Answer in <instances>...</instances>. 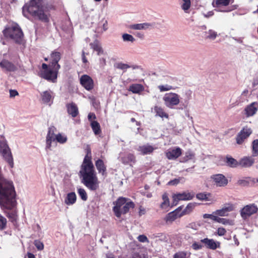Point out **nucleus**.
<instances>
[{
  "mask_svg": "<svg viewBox=\"0 0 258 258\" xmlns=\"http://www.w3.org/2000/svg\"><path fill=\"white\" fill-rule=\"evenodd\" d=\"M134 207V204L132 202H126L121 208V214L126 213L130 209Z\"/></svg>",
  "mask_w": 258,
  "mask_h": 258,
  "instance_id": "58836bf2",
  "label": "nucleus"
},
{
  "mask_svg": "<svg viewBox=\"0 0 258 258\" xmlns=\"http://www.w3.org/2000/svg\"><path fill=\"white\" fill-rule=\"evenodd\" d=\"M68 113L73 117H76L78 113V108L77 105L74 102L68 103L66 105Z\"/></svg>",
  "mask_w": 258,
  "mask_h": 258,
  "instance_id": "393cba45",
  "label": "nucleus"
},
{
  "mask_svg": "<svg viewBox=\"0 0 258 258\" xmlns=\"http://www.w3.org/2000/svg\"><path fill=\"white\" fill-rule=\"evenodd\" d=\"M55 140L58 143L63 144L67 142L68 138L66 135L59 133L55 135Z\"/></svg>",
  "mask_w": 258,
  "mask_h": 258,
  "instance_id": "ea45409f",
  "label": "nucleus"
},
{
  "mask_svg": "<svg viewBox=\"0 0 258 258\" xmlns=\"http://www.w3.org/2000/svg\"><path fill=\"white\" fill-rule=\"evenodd\" d=\"M201 241L205 244L207 248L213 250L219 247L220 245L219 242L215 241L213 239H208L207 238L202 239Z\"/></svg>",
  "mask_w": 258,
  "mask_h": 258,
  "instance_id": "4be33fe9",
  "label": "nucleus"
},
{
  "mask_svg": "<svg viewBox=\"0 0 258 258\" xmlns=\"http://www.w3.org/2000/svg\"><path fill=\"white\" fill-rule=\"evenodd\" d=\"M115 67L117 69H120V70H123V71H125L127 69L131 68H132L134 70L138 69V68H139L138 66H135V65L130 66V65H128L127 64L123 63H122V62L116 63L115 64Z\"/></svg>",
  "mask_w": 258,
  "mask_h": 258,
  "instance_id": "72a5a7b5",
  "label": "nucleus"
},
{
  "mask_svg": "<svg viewBox=\"0 0 258 258\" xmlns=\"http://www.w3.org/2000/svg\"><path fill=\"white\" fill-rule=\"evenodd\" d=\"M88 118L89 120V121H91V122L92 121H92V119H96V115H95V114L94 113H90L88 114Z\"/></svg>",
  "mask_w": 258,
  "mask_h": 258,
  "instance_id": "338daca9",
  "label": "nucleus"
},
{
  "mask_svg": "<svg viewBox=\"0 0 258 258\" xmlns=\"http://www.w3.org/2000/svg\"><path fill=\"white\" fill-rule=\"evenodd\" d=\"M48 10L46 3L44 0H31L23 7V14L26 18L29 15L37 17L44 21L48 20L46 12Z\"/></svg>",
  "mask_w": 258,
  "mask_h": 258,
  "instance_id": "f03ea898",
  "label": "nucleus"
},
{
  "mask_svg": "<svg viewBox=\"0 0 258 258\" xmlns=\"http://www.w3.org/2000/svg\"><path fill=\"white\" fill-rule=\"evenodd\" d=\"M91 48L97 52L98 55H100L103 53V50L98 41H95L90 43Z\"/></svg>",
  "mask_w": 258,
  "mask_h": 258,
  "instance_id": "f704fd0d",
  "label": "nucleus"
},
{
  "mask_svg": "<svg viewBox=\"0 0 258 258\" xmlns=\"http://www.w3.org/2000/svg\"><path fill=\"white\" fill-rule=\"evenodd\" d=\"M164 105L168 108L174 109L180 102V95L177 93L170 92L166 93L163 97Z\"/></svg>",
  "mask_w": 258,
  "mask_h": 258,
  "instance_id": "39448f33",
  "label": "nucleus"
},
{
  "mask_svg": "<svg viewBox=\"0 0 258 258\" xmlns=\"http://www.w3.org/2000/svg\"><path fill=\"white\" fill-rule=\"evenodd\" d=\"M209 196L210 194H206L205 193H199L197 195L196 197L198 199L200 200L208 201V197Z\"/></svg>",
  "mask_w": 258,
  "mask_h": 258,
  "instance_id": "603ef678",
  "label": "nucleus"
},
{
  "mask_svg": "<svg viewBox=\"0 0 258 258\" xmlns=\"http://www.w3.org/2000/svg\"><path fill=\"white\" fill-rule=\"evenodd\" d=\"M226 165L230 167H236L239 165V162L230 156H227L225 159Z\"/></svg>",
  "mask_w": 258,
  "mask_h": 258,
  "instance_id": "473e14b6",
  "label": "nucleus"
},
{
  "mask_svg": "<svg viewBox=\"0 0 258 258\" xmlns=\"http://www.w3.org/2000/svg\"><path fill=\"white\" fill-rule=\"evenodd\" d=\"M0 153L11 168L14 167V161L8 142L3 135L0 136Z\"/></svg>",
  "mask_w": 258,
  "mask_h": 258,
  "instance_id": "7ed1b4c3",
  "label": "nucleus"
},
{
  "mask_svg": "<svg viewBox=\"0 0 258 258\" xmlns=\"http://www.w3.org/2000/svg\"><path fill=\"white\" fill-rule=\"evenodd\" d=\"M82 59L83 63H86L87 62H88L87 59L85 56V52L84 50H83L82 52Z\"/></svg>",
  "mask_w": 258,
  "mask_h": 258,
  "instance_id": "774afa93",
  "label": "nucleus"
},
{
  "mask_svg": "<svg viewBox=\"0 0 258 258\" xmlns=\"http://www.w3.org/2000/svg\"><path fill=\"white\" fill-rule=\"evenodd\" d=\"M195 208V204L192 203L188 204L184 210L181 211V213H184V215L189 213Z\"/></svg>",
  "mask_w": 258,
  "mask_h": 258,
  "instance_id": "de8ad7c7",
  "label": "nucleus"
},
{
  "mask_svg": "<svg viewBox=\"0 0 258 258\" xmlns=\"http://www.w3.org/2000/svg\"><path fill=\"white\" fill-rule=\"evenodd\" d=\"M233 210V205L230 204H228L223 207L222 209L217 210L214 212V214L216 215L217 216H227L228 215V213L232 211Z\"/></svg>",
  "mask_w": 258,
  "mask_h": 258,
  "instance_id": "a211bd4d",
  "label": "nucleus"
},
{
  "mask_svg": "<svg viewBox=\"0 0 258 258\" xmlns=\"http://www.w3.org/2000/svg\"><path fill=\"white\" fill-rule=\"evenodd\" d=\"M40 96L43 103L50 105L53 103L54 93L50 90L43 91L40 93Z\"/></svg>",
  "mask_w": 258,
  "mask_h": 258,
  "instance_id": "ddd939ff",
  "label": "nucleus"
},
{
  "mask_svg": "<svg viewBox=\"0 0 258 258\" xmlns=\"http://www.w3.org/2000/svg\"><path fill=\"white\" fill-rule=\"evenodd\" d=\"M162 200L163 202L160 205V208L162 209L166 210L169 206V200L167 194L164 193L162 195Z\"/></svg>",
  "mask_w": 258,
  "mask_h": 258,
  "instance_id": "c9c22d12",
  "label": "nucleus"
},
{
  "mask_svg": "<svg viewBox=\"0 0 258 258\" xmlns=\"http://www.w3.org/2000/svg\"><path fill=\"white\" fill-rule=\"evenodd\" d=\"M226 231L225 229L222 227H219L217 229V234L219 236H223L225 234Z\"/></svg>",
  "mask_w": 258,
  "mask_h": 258,
  "instance_id": "e2e57ef3",
  "label": "nucleus"
},
{
  "mask_svg": "<svg viewBox=\"0 0 258 258\" xmlns=\"http://www.w3.org/2000/svg\"><path fill=\"white\" fill-rule=\"evenodd\" d=\"M126 202V199L123 197H120L116 202L113 203V204L115 205V206L113 208V211L117 217H120L121 215V208Z\"/></svg>",
  "mask_w": 258,
  "mask_h": 258,
  "instance_id": "9b49d317",
  "label": "nucleus"
},
{
  "mask_svg": "<svg viewBox=\"0 0 258 258\" xmlns=\"http://www.w3.org/2000/svg\"><path fill=\"white\" fill-rule=\"evenodd\" d=\"M191 247L195 250H198L202 248V245L199 242H194L192 243Z\"/></svg>",
  "mask_w": 258,
  "mask_h": 258,
  "instance_id": "680f3d73",
  "label": "nucleus"
},
{
  "mask_svg": "<svg viewBox=\"0 0 258 258\" xmlns=\"http://www.w3.org/2000/svg\"><path fill=\"white\" fill-rule=\"evenodd\" d=\"M76 194L74 192H71L67 195L64 199V203L68 206L73 205L76 203Z\"/></svg>",
  "mask_w": 258,
  "mask_h": 258,
  "instance_id": "a878e982",
  "label": "nucleus"
},
{
  "mask_svg": "<svg viewBox=\"0 0 258 258\" xmlns=\"http://www.w3.org/2000/svg\"><path fill=\"white\" fill-rule=\"evenodd\" d=\"M138 239L140 242H149L147 236H146L144 235H139L138 237Z\"/></svg>",
  "mask_w": 258,
  "mask_h": 258,
  "instance_id": "052dcab7",
  "label": "nucleus"
},
{
  "mask_svg": "<svg viewBox=\"0 0 258 258\" xmlns=\"http://www.w3.org/2000/svg\"><path fill=\"white\" fill-rule=\"evenodd\" d=\"M158 89L161 92L168 91L172 89H174L173 87L169 85H159Z\"/></svg>",
  "mask_w": 258,
  "mask_h": 258,
  "instance_id": "8fccbe9b",
  "label": "nucleus"
},
{
  "mask_svg": "<svg viewBox=\"0 0 258 258\" xmlns=\"http://www.w3.org/2000/svg\"><path fill=\"white\" fill-rule=\"evenodd\" d=\"M215 222H217L219 223H221L223 225H233V221L230 220L229 219H226V218H220L217 216L216 217Z\"/></svg>",
  "mask_w": 258,
  "mask_h": 258,
  "instance_id": "a19ab883",
  "label": "nucleus"
},
{
  "mask_svg": "<svg viewBox=\"0 0 258 258\" xmlns=\"http://www.w3.org/2000/svg\"><path fill=\"white\" fill-rule=\"evenodd\" d=\"M154 148L149 145L139 146L138 151L140 152L143 155L151 153L154 150Z\"/></svg>",
  "mask_w": 258,
  "mask_h": 258,
  "instance_id": "cd10ccee",
  "label": "nucleus"
},
{
  "mask_svg": "<svg viewBox=\"0 0 258 258\" xmlns=\"http://www.w3.org/2000/svg\"><path fill=\"white\" fill-rule=\"evenodd\" d=\"M186 94L187 95V97L184 99V102L182 103L181 107L179 108V109H186L188 105V101L190 99L191 97V92L189 91L188 92L186 93Z\"/></svg>",
  "mask_w": 258,
  "mask_h": 258,
  "instance_id": "79ce46f5",
  "label": "nucleus"
},
{
  "mask_svg": "<svg viewBox=\"0 0 258 258\" xmlns=\"http://www.w3.org/2000/svg\"><path fill=\"white\" fill-rule=\"evenodd\" d=\"M61 54L59 52L54 50L51 52L49 57L50 64L49 66L52 68H55L59 70L60 68V65L58 63L60 59Z\"/></svg>",
  "mask_w": 258,
  "mask_h": 258,
  "instance_id": "9d476101",
  "label": "nucleus"
},
{
  "mask_svg": "<svg viewBox=\"0 0 258 258\" xmlns=\"http://www.w3.org/2000/svg\"><path fill=\"white\" fill-rule=\"evenodd\" d=\"M106 64V59L103 57L99 58V65L101 67H104Z\"/></svg>",
  "mask_w": 258,
  "mask_h": 258,
  "instance_id": "0e129e2a",
  "label": "nucleus"
},
{
  "mask_svg": "<svg viewBox=\"0 0 258 258\" xmlns=\"http://www.w3.org/2000/svg\"><path fill=\"white\" fill-rule=\"evenodd\" d=\"M183 3L181 4V7L185 13H188V11L190 7L191 2L190 0H182Z\"/></svg>",
  "mask_w": 258,
  "mask_h": 258,
  "instance_id": "37998d69",
  "label": "nucleus"
},
{
  "mask_svg": "<svg viewBox=\"0 0 258 258\" xmlns=\"http://www.w3.org/2000/svg\"><path fill=\"white\" fill-rule=\"evenodd\" d=\"M258 109V103L254 102L247 106L244 109L245 114L247 117L254 115Z\"/></svg>",
  "mask_w": 258,
  "mask_h": 258,
  "instance_id": "412c9836",
  "label": "nucleus"
},
{
  "mask_svg": "<svg viewBox=\"0 0 258 258\" xmlns=\"http://www.w3.org/2000/svg\"><path fill=\"white\" fill-rule=\"evenodd\" d=\"M155 111L156 113V115H158L161 118L165 117L166 118H168V114L166 113L164 109L161 107L155 106L154 108Z\"/></svg>",
  "mask_w": 258,
  "mask_h": 258,
  "instance_id": "e433bc0d",
  "label": "nucleus"
},
{
  "mask_svg": "<svg viewBox=\"0 0 258 258\" xmlns=\"http://www.w3.org/2000/svg\"><path fill=\"white\" fill-rule=\"evenodd\" d=\"M7 220L5 217L0 214V230H3L6 228Z\"/></svg>",
  "mask_w": 258,
  "mask_h": 258,
  "instance_id": "49530a36",
  "label": "nucleus"
},
{
  "mask_svg": "<svg viewBox=\"0 0 258 258\" xmlns=\"http://www.w3.org/2000/svg\"><path fill=\"white\" fill-rule=\"evenodd\" d=\"M233 2L234 0H214L212 2V5L218 11H221L220 8L226 7Z\"/></svg>",
  "mask_w": 258,
  "mask_h": 258,
  "instance_id": "b1692460",
  "label": "nucleus"
},
{
  "mask_svg": "<svg viewBox=\"0 0 258 258\" xmlns=\"http://www.w3.org/2000/svg\"><path fill=\"white\" fill-rule=\"evenodd\" d=\"M122 38L123 42H134L135 41V38L131 34L127 33H123L122 35Z\"/></svg>",
  "mask_w": 258,
  "mask_h": 258,
  "instance_id": "c03bdc74",
  "label": "nucleus"
},
{
  "mask_svg": "<svg viewBox=\"0 0 258 258\" xmlns=\"http://www.w3.org/2000/svg\"><path fill=\"white\" fill-rule=\"evenodd\" d=\"M78 193L81 199L84 201H87L88 199L87 194L85 191V190L82 188H79L78 189Z\"/></svg>",
  "mask_w": 258,
  "mask_h": 258,
  "instance_id": "a18cd8bd",
  "label": "nucleus"
},
{
  "mask_svg": "<svg viewBox=\"0 0 258 258\" xmlns=\"http://www.w3.org/2000/svg\"><path fill=\"white\" fill-rule=\"evenodd\" d=\"M254 163V159L252 157H244L239 161V165L243 167L251 166Z\"/></svg>",
  "mask_w": 258,
  "mask_h": 258,
  "instance_id": "bb28decb",
  "label": "nucleus"
},
{
  "mask_svg": "<svg viewBox=\"0 0 258 258\" xmlns=\"http://www.w3.org/2000/svg\"><path fill=\"white\" fill-rule=\"evenodd\" d=\"M34 244L38 250H42L44 248L43 243L38 240H35Z\"/></svg>",
  "mask_w": 258,
  "mask_h": 258,
  "instance_id": "5fc2aeb1",
  "label": "nucleus"
},
{
  "mask_svg": "<svg viewBox=\"0 0 258 258\" xmlns=\"http://www.w3.org/2000/svg\"><path fill=\"white\" fill-rule=\"evenodd\" d=\"M144 89L143 86L141 84H135L130 86L129 90L133 93H140Z\"/></svg>",
  "mask_w": 258,
  "mask_h": 258,
  "instance_id": "7c9ffc66",
  "label": "nucleus"
},
{
  "mask_svg": "<svg viewBox=\"0 0 258 258\" xmlns=\"http://www.w3.org/2000/svg\"><path fill=\"white\" fill-rule=\"evenodd\" d=\"M180 180H183V178H175L173 180H170L168 182V184L170 185H175L179 183ZM183 182L184 181H182Z\"/></svg>",
  "mask_w": 258,
  "mask_h": 258,
  "instance_id": "4d7b16f0",
  "label": "nucleus"
},
{
  "mask_svg": "<svg viewBox=\"0 0 258 258\" xmlns=\"http://www.w3.org/2000/svg\"><path fill=\"white\" fill-rule=\"evenodd\" d=\"M184 216V213H181V210L179 208L169 213L165 218V221L166 222H172L178 218H180Z\"/></svg>",
  "mask_w": 258,
  "mask_h": 258,
  "instance_id": "2eb2a0df",
  "label": "nucleus"
},
{
  "mask_svg": "<svg viewBox=\"0 0 258 258\" xmlns=\"http://www.w3.org/2000/svg\"><path fill=\"white\" fill-rule=\"evenodd\" d=\"M3 33L6 37L10 38L16 43H20L22 40L23 32L17 24H14L11 27L6 28Z\"/></svg>",
  "mask_w": 258,
  "mask_h": 258,
  "instance_id": "20e7f679",
  "label": "nucleus"
},
{
  "mask_svg": "<svg viewBox=\"0 0 258 258\" xmlns=\"http://www.w3.org/2000/svg\"><path fill=\"white\" fill-rule=\"evenodd\" d=\"M154 24L150 23H144L130 25L128 28L133 30H150L153 28Z\"/></svg>",
  "mask_w": 258,
  "mask_h": 258,
  "instance_id": "aec40b11",
  "label": "nucleus"
},
{
  "mask_svg": "<svg viewBox=\"0 0 258 258\" xmlns=\"http://www.w3.org/2000/svg\"><path fill=\"white\" fill-rule=\"evenodd\" d=\"M81 85L87 91H90L94 88V81L91 77L83 75L80 78Z\"/></svg>",
  "mask_w": 258,
  "mask_h": 258,
  "instance_id": "1a4fd4ad",
  "label": "nucleus"
},
{
  "mask_svg": "<svg viewBox=\"0 0 258 258\" xmlns=\"http://www.w3.org/2000/svg\"><path fill=\"white\" fill-rule=\"evenodd\" d=\"M58 70L52 68L49 70H43L41 72L40 76L48 81L55 83L56 81Z\"/></svg>",
  "mask_w": 258,
  "mask_h": 258,
  "instance_id": "0eeeda50",
  "label": "nucleus"
},
{
  "mask_svg": "<svg viewBox=\"0 0 258 258\" xmlns=\"http://www.w3.org/2000/svg\"><path fill=\"white\" fill-rule=\"evenodd\" d=\"M91 126L95 135H99L101 133L100 126L99 123L96 121H93L91 122Z\"/></svg>",
  "mask_w": 258,
  "mask_h": 258,
  "instance_id": "4c0bfd02",
  "label": "nucleus"
},
{
  "mask_svg": "<svg viewBox=\"0 0 258 258\" xmlns=\"http://www.w3.org/2000/svg\"><path fill=\"white\" fill-rule=\"evenodd\" d=\"M181 153V149L179 147H175L168 149L166 152V156L169 160H174L179 157Z\"/></svg>",
  "mask_w": 258,
  "mask_h": 258,
  "instance_id": "f3484780",
  "label": "nucleus"
},
{
  "mask_svg": "<svg viewBox=\"0 0 258 258\" xmlns=\"http://www.w3.org/2000/svg\"><path fill=\"white\" fill-rule=\"evenodd\" d=\"M80 173L82 177V182L90 190H96L99 188V182L91 162V157L86 156Z\"/></svg>",
  "mask_w": 258,
  "mask_h": 258,
  "instance_id": "f257e3e1",
  "label": "nucleus"
},
{
  "mask_svg": "<svg viewBox=\"0 0 258 258\" xmlns=\"http://www.w3.org/2000/svg\"><path fill=\"white\" fill-rule=\"evenodd\" d=\"M107 25V21L103 19L99 23L98 27L96 29V32L98 33H102L108 29Z\"/></svg>",
  "mask_w": 258,
  "mask_h": 258,
  "instance_id": "c756f323",
  "label": "nucleus"
},
{
  "mask_svg": "<svg viewBox=\"0 0 258 258\" xmlns=\"http://www.w3.org/2000/svg\"><path fill=\"white\" fill-rule=\"evenodd\" d=\"M55 128L54 126H50L48 128V133L46 138V149H50L51 147V143L55 140L54 135Z\"/></svg>",
  "mask_w": 258,
  "mask_h": 258,
  "instance_id": "dca6fc26",
  "label": "nucleus"
},
{
  "mask_svg": "<svg viewBox=\"0 0 258 258\" xmlns=\"http://www.w3.org/2000/svg\"><path fill=\"white\" fill-rule=\"evenodd\" d=\"M186 255L184 251H178L174 254L173 258H186Z\"/></svg>",
  "mask_w": 258,
  "mask_h": 258,
  "instance_id": "6e6d98bb",
  "label": "nucleus"
},
{
  "mask_svg": "<svg viewBox=\"0 0 258 258\" xmlns=\"http://www.w3.org/2000/svg\"><path fill=\"white\" fill-rule=\"evenodd\" d=\"M216 217H217L216 215H215L214 214V212L212 214H205L203 215V218L204 219L209 218L214 221H215Z\"/></svg>",
  "mask_w": 258,
  "mask_h": 258,
  "instance_id": "bf43d9fd",
  "label": "nucleus"
},
{
  "mask_svg": "<svg viewBox=\"0 0 258 258\" xmlns=\"http://www.w3.org/2000/svg\"><path fill=\"white\" fill-rule=\"evenodd\" d=\"M252 149L255 156L258 155V140H254L252 142Z\"/></svg>",
  "mask_w": 258,
  "mask_h": 258,
  "instance_id": "864d4df0",
  "label": "nucleus"
},
{
  "mask_svg": "<svg viewBox=\"0 0 258 258\" xmlns=\"http://www.w3.org/2000/svg\"><path fill=\"white\" fill-rule=\"evenodd\" d=\"M195 195L194 193L188 192H183L174 195L173 200L174 202L177 203L179 201H188L192 199Z\"/></svg>",
  "mask_w": 258,
  "mask_h": 258,
  "instance_id": "4468645a",
  "label": "nucleus"
},
{
  "mask_svg": "<svg viewBox=\"0 0 258 258\" xmlns=\"http://www.w3.org/2000/svg\"><path fill=\"white\" fill-rule=\"evenodd\" d=\"M251 130L247 127H244L237 135L236 140L237 144H242L244 140L248 138L251 134Z\"/></svg>",
  "mask_w": 258,
  "mask_h": 258,
  "instance_id": "f8f14e48",
  "label": "nucleus"
},
{
  "mask_svg": "<svg viewBox=\"0 0 258 258\" xmlns=\"http://www.w3.org/2000/svg\"><path fill=\"white\" fill-rule=\"evenodd\" d=\"M7 216L9 218L12 222L17 220V215L15 212H10L7 213Z\"/></svg>",
  "mask_w": 258,
  "mask_h": 258,
  "instance_id": "3c124183",
  "label": "nucleus"
},
{
  "mask_svg": "<svg viewBox=\"0 0 258 258\" xmlns=\"http://www.w3.org/2000/svg\"><path fill=\"white\" fill-rule=\"evenodd\" d=\"M95 165L99 173L104 175L106 174V167L101 159H98L95 162Z\"/></svg>",
  "mask_w": 258,
  "mask_h": 258,
  "instance_id": "c85d7f7f",
  "label": "nucleus"
},
{
  "mask_svg": "<svg viewBox=\"0 0 258 258\" xmlns=\"http://www.w3.org/2000/svg\"><path fill=\"white\" fill-rule=\"evenodd\" d=\"M249 183V181L247 178H243L239 179L237 181V184L239 185L246 186Z\"/></svg>",
  "mask_w": 258,
  "mask_h": 258,
  "instance_id": "13d9d810",
  "label": "nucleus"
},
{
  "mask_svg": "<svg viewBox=\"0 0 258 258\" xmlns=\"http://www.w3.org/2000/svg\"><path fill=\"white\" fill-rule=\"evenodd\" d=\"M118 158L124 165H131L136 162L135 155L130 153H120Z\"/></svg>",
  "mask_w": 258,
  "mask_h": 258,
  "instance_id": "6e6552de",
  "label": "nucleus"
},
{
  "mask_svg": "<svg viewBox=\"0 0 258 258\" xmlns=\"http://www.w3.org/2000/svg\"><path fill=\"white\" fill-rule=\"evenodd\" d=\"M18 95V92L15 90H10V96L11 97H14Z\"/></svg>",
  "mask_w": 258,
  "mask_h": 258,
  "instance_id": "69168bd1",
  "label": "nucleus"
},
{
  "mask_svg": "<svg viewBox=\"0 0 258 258\" xmlns=\"http://www.w3.org/2000/svg\"><path fill=\"white\" fill-rule=\"evenodd\" d=\"M211 178L218 186H225L228 183L227 179L223 174H215L213 175Z\"/></svg>",
  "mask_w": 258,
  "mask_h": 258,
  "instance_id": "6ab92c4d",
  "label": "nucleus"
},
{
  "mask_svg": "<svg viewBox=\"0 0 258 258\" xmlns=\"http://www.w3.org/2000/svg\"><path fill=\"white\" fill-rule=\"evenodd\" d=\"M195 157V154L192 152L188 151L185 153V156L183 158V162H186L189 160L192 159Z\"/></svg>",
  "mask_w": 258,
  "mask_h": 258,
  "instance_id": "09e8293b",
  "label": "nucleus"
},
{
  "mask_svg": "<svg viewBox=\"0 0 258 258\" xmlns=\"http://www.w3.org/2000/svg\"><path fill=\"white\" fill-rule=\"evenodd\" d=\"M205 38L207 39L214 40L218 36L217 32L214 30L209 29L205 32Z\"/></svg>",
  "mask_w": 258,
  "mask_h": 258,
  "instance_id": "2f4dec72",
  "label": "nucleus"
},
{
  "mask_svg": "<svg viewBox=\"0 0 258 258\" xmlns=\"http://www.w3.org/2000/svg\"><path fill=\"white\" fill-rule=\"evenodd\" d=\"M258 213V207L254 204H250L245 206L240 211V216L244 220H246L251 215Z\"/></svg>",
  "mask_w": 258,
  "mask_h": 258,
  "instance_id": "423d86ee",
  "label": "nucleus"
},
{
  "mask_svg": "<svg viewBox=\"0 0 258 258\" xmlns=\"http://www.w3.org/2000/svg\"><path fill=\"white\" fill-rule=\"evenodd\" d=\"M1 68L6 71L14 72L16 70V67L9 60L4 59L0 62Z\"/></svg>",
  "mask_w": 258,
  "mask_h": 258,
  "instance_id": "5701e85b",
  "label": "nucleus"
}]
</instances>
